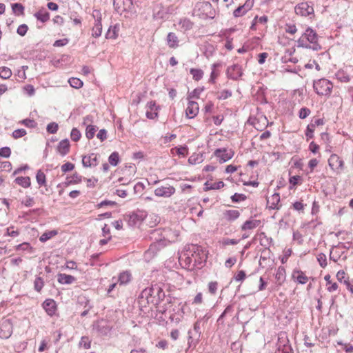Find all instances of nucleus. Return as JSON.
I'll use <instances>...</instances> for the list:
<instances>
[{
  "instance_id": "nucleus-36",
  "label": "nucleus",
  "mask_w": 353,
  "mask_h": 353,
  "mask_svg": "<svg viewBox=\"0 0 353 353\" xmlns=\"http://www.w3.org/2000/svg\"><path fill=\"white\" fill-rule=\"evenodd\" d=\"M131 279V274L130 272L125 271L121 272L118 279V281L120 283L121 285L126 284L128 283Z\"/></svg>"
},
{
  "instance_id": "nucleus-2",
  "label": "nucleus",
  "mask_w": 353,
  "mask_h": 353,
  "mask_svg": "<svg viewBox=\"0 0 353 353\" xmlns=\"http://www.w3.org/2000/svg\"><path fill=\"white\" fill-rule=\"evenodd\" d=\"M192 15L203 19H213L215 16V10L208 1L198 2L193 9Z\"/></svg>"
},
{
  "instance_id": "nucleus-16",
  "label": "nucleus",
  "mask_w": 353,
  "mask_h": 353,
  "mask_svg": "<svg viewBox=\"0 0 353 353\" xmlns=\"http://www.w3.org/2000/svg\"><path fill=\"white\" fill-rule=\"evenodd\" d=\"M114 6L117 11L121 14L130 9L132 2L131 0H114Z\"/></svg>"
},
{
  "instance_id": "nucleus-58",
  "label": "nucleus",
  "mask_w": 353,
  "mask_h": 353,
  "mask_svg": "<svg viewBox=\"0 0 353 353\" xmlns=\"http://www.w3.org/2000/svg\"><path fill=\"white\" fill-rule=\"evenodd\" d=\"M12 8L14 12H18L19 14H23L24 11V7L21 3H14L12 5Z\"/></svg>"
},
{
  "instance_id": "nucleus-59",
  "label": "nucleus",
  "mask_w": 353,
  "mask_h": 353,
  "mask_svg": "<svg viewBox=\"0 0 353 353\" xmlns=\"http://www.w3.org/2000/svg\"><path fill=\"white\" fill-rule=\"evenodd\" d=\"M58 129H59V125L57 123H54V122L50 123L47 125V131L51 134L56 133L57 132Z\"/></svg>"
},
{
  "instance_id": "nucleus-22",
  "label": "nucleus",
  "mask_w": 353,
  "mask_h": 353,
  "mask_svg": "<svg viewBox=\"0 0 353 353\" xmlns=\"http://www.w3.org/2000/svg\"><path fill=\"white\" fill-rule=\"evenodd\" d=\"M292 279L299 283L305 284L307 283L308 278L305 274L299 270H294L292 272Z\"/></svg>"
},
{
  "instance_id": "nucleus-31",
  "label": "nucleus",
  "mask_w": 353,
  "mask_h": 353,
  "mask_svg": "<svg viewBox=\"0 0 353 353\" xmlns=\"http://www.w3.org/2000/svg\"><path fill=\"white\" fill-rule=\"evenodd\" d=\"M36 180L40 187L46 186V176L42 170H39L37 171Z\"/></svg>"
},
{
  "instance_id": "nucleus-23",
  "label": "nucleus",
  "mask_w": 353,
  "mask_h": 353,
  "mask_svg": "<svg viewBox=\"0 0 353 353\" xmlns=\"http://www.w3.org/2000/svg\"><path fill=\"white\" fill-rule=\"evenodd\" d=\"M76 280L75 277L63 273H59L57 275V281L61 284H71Z\"/></svg>"
},
{
  "instance_id": "nucleus-52",
  "label": "nucleus",
  "mask_w": 353,
  "mask_h": 353,
  "mask_svg": "<svg viewBox=\"0 0 353 353\" xmlns=\"http://www.w3.org/2000/svg\"><path fill=\"white\" fill-rule=\"evenodd\" d=\"M257 222H245L244 224L241 226L242 230L244 231H250L252 229L257 227Z\"/></svg>"
},
{
  "instance_id": "nucleus-12",
  "label": "nucleus",
  "mask_w": 353,
  "mask_h": 353,
  "mask_svg": "<svg viewBox=\"0 0 353 353\" xmlns=\"http://www.w3.org/2000/svg\"><path fill=\"white\" fill-rule=\"evenodd\" d=\"M145 115L149 119H154L158 117L159 106H158L154 101L148 102L145 106Z\"/></svg>"
},
{
  "instance_id": "nucleus-54",
  "label": "nucleus",
  "mask_w": 353,
  "mask_h": 353,
  "mask_svg": "<svg viewBox=\"0 0 353 353\" xmlns=\"http://www.w3.org/2000/svg\"><path fill=\"white\" fill-rule=\"evenodd\" d=\"M74 169V165L72 163L67 162L63 164L61 167L62 172L65 173L67 172L72 171Z\"/></svg>"
},
{
  "instance_id": "nucleus-30",
  "label": "nucleus",
  "mask_w": 353,
  "mask_h": 353,
  "mask_svg": "<svg viewBox=\"0 0 353 353\" xmlns=\"http://www.w3.org/2000/svg\"><path fill=\"white\" fill-rule=\"evenodd\" d=\"M225 186V183L223 181L218 182H210L207 181L205 183V188L206 190H219Z\"/></svg>"
},
{
  "instance_id": "nucleus-45",
  "label": "nucleus",
  "mask_w": 353,
  "mask_h": 353,
  "mask_svg": "<svg viewBox=\"0 0 353 353\" xmlns=\"http://www.w3.org/2000/svg\"><path fill=\"white\" fill-rule=\"evenodd\" d=\"M289 183L291 185L290 188H294L296 185L302 183V179L300 176L296 175L290 176L289 179Z\"/></svg>"
},
{
  "instance_id": "nucleus-14",
  "label": "nucleus",
  "mask_w": 353,
  "mask_h": 353,
  "mask_svg": "<svg viewBox=\"0 0 353 353\" xmlns=\"http://www.w3.org/2000/svg\"><path fill=\"white\" fill-rule=\"evenodd\" d=\"M56 152L61 157L67 155L70 151V143L68 139L59 141L56 147Z\"/></svg>"
},
{
  "instance_id": "nucleus-50",
  "label": "nucleus",
  "mask_w": 353,
  "mask_h": 353,
  "mask_svg": "<svg viewBox=\"0 0 353 353\" xmlns=\"http://www.w3.org/2000/svg\"><path fill=\"white\" fill-rule=\"evenodd\" d=\"M317 261L321 268H324L327 266V258L325 254H319L317 255Z\"/></svg>"
},
{
  "instance_id": "nucleus-51",
  "label": "nucleus",
  "mask_w": 353,
  "mask_h": 353,
  "mask_svg": "<svg viewBox=\"0 0 353 353\" xmlns=\"http://www.w3.org/2000/svg\"><path fill=\"white\" fill-rule=\"evenodd\" d=\"M19 123L30 128H33L37 126V123L35 122V121L30 119H23L22 121H20Z\"/></svg>"
},
{
  "instance_id": "nucleus-7",
  "label": "nucleus",
  "mask_w": 353,
  "mask_h": 353,
  "mask_svg": "<svg viewBox=\"0 0 353 353\" xmlns=\"http://www.w3.org/2000/svg\"><path fill=\"white\" fill-rule=\"evenodd\" d=\"M146 290L150 292L151 296H153V299L150 301L154 305H159L165 297V292L162 288L158 284L153 285L150 288H146Z\"/></svg>"
},
{
  "instance_id": "nucleus-3",
  "label": "nucleus",
  "mask_w": 353,
  "mask_h": 353,
  "mask_svg": "<svg viewBox=\"0 0 353 353\" xmlns=\"http://www.w3.org/2000/svg\"><path fill=\"white\" fill-rule=\"evenodd\" d=\"M318 34L316 31L311 28H307L299 38V43L303 46L312 48L317 50L320 49V46L318 44Z\"/></svg>"
},
{
  "instance_id": "nucleus-29",
  "label": "nucleus",
  "mask_w": 353,
  "mask_h": 353,
  "mask_svg": "<svg viewBox=\"0 0 353 353\" xmlns=\"http://www.w3.org/2000/svg\"><path fill=\"white\" fill-rule=\"evenodd\" d=\"M58 234L57 230H52L50 231H46L44 233L41 234V236L39 237V241L42 243H44L47 241L48 240L52 239L54 236H56Z\"/></svg>"
},
{
  "instance_id": "nucleus-35",
  "label": "nucleus",
  "mask_w": 353,
  "mask_h": 353,
  "mask_svg": "<svg viewBox=\"0 0 353 353\" xmlns=\"http://www.w3.org/2000/svg\"><path fill=\"white\" fill-rule=\"evenodd\" d=\"M102 33V23L101 22H95L94 26L92 30V37L97 38L101 35Z\"/></svg>"
},
{
  "instance_id": "nucleus-39",
  "label": "nucleus",
  "mask_w": 353,
  "mask_h": 353,
  "mask_svg": "<svg viewBox=\"0 0 353 353\" xmlns=\"http://www.w3.org/2000/svg\"><path fill=\"white\" fill-rule=\"evenodd\" d=\"M336 79L343 83H347L350 80V76L343 70H339L336 74Z\"/></svg>"
},
{
  "instance_id": "nucleus-20",
  "label": "nucleus",
  "mask_w": 353,
  "mask_h": 353,
  "mask_svg": "<svg viewBox=\"0 0 353 353\" xmlns=\"http://www.w3.org/2000/svg\"><path fill=\"white\" fill-rule=\"evenodd\" d=\"M280 195L278 193L273 194L268 197L267 205L270 209H279L280 206Z\"/></svg>"
},
{
  "instance_id": "nucleus-42",
  "label": "nucleus",
  "mask_w": 353,
  "mask_h": 353,
  "mask_svg": "<svg viewBox=\"0 0 353 353\" xmlns=\"http://www.w3.org/2000/svg\"><path fill=\"white\" fill-rule=\"evenodd\" d=\"M217 66H219V63H214L212 65V71L210 74V79H209V82H210V83H214L216 79L219 76L220 72L216 70V68Z\"/></svg>"
},
{
  "instance_id": "nucleus-47",
  "label": "nucleus",
  "mask_w": 353,
  "mask_h": 353,
  "mask_svg": "<svg viewBox=\"0 0 353 353\" xmlns=\"http://www.w3.org/2000/svg\"><path fill=\"white\" fill-rule=\"evenodd\" d=\"M81 137V132L77 129L74 128L70 132V138L72 141L74 142H77L80 140Z\"/></svg>"
},
{
  "instance_id": "nucleus-49",
  "label": "nucleus",
  "mask_w": 353,
  "mask_h": 353,
  "mask_svg": "<svg viewBox=\"0 0 353 353\" xmlns=\"http://www.w3.org/2000/svg\"><path fill=\"white\" fill-rule=\"evenodd\" d=\"M315 130V125H311L309 124L305 130V136L307 137V139H312L314 137V132Z\"/></svg>"
},
{
  "instance_id": "nucleus-10",
  "label": "nucleus",
  "mask_w": 353,
  "mask_h": 353,
  "mask_svg": "<svg viewBox=\"0 0 353 353\" xmlns=\"http://www.w3.org/2000/svg\"><path fill=\"white\" fill-rule=\"evenodd\" d=\"M200 321H197L194 324L193 330L188 331L189 347L196 346L201 335Z\"/></svg>"
},
{
  "instance_id": "nucleus-62",
  "label": "nucleus",
  "mask_w": 353,
  "mask_h": 353,
  "mask_svg": "<svg viewBox=\"0 0 353 353\" xmlns=\"http://www.w3.org/2000/svg\"><path fill=\"white\" fill-rule=\"evenodd\" d=\"M285 32L291 35H294L297 32V28L294 24H286Z\"/></svg>"
},
{
  "instance_id": "nucleus-19",
  "label": "nucleus",
  "mask_w": 353,
  "mask_h": 353,
  "mask_svg": "<svg viewBox=\"0 0 353 353\" xmlns=\"http://www.w3.org/2000/svg\"><path fill=\"white\" fill-rule=\"evenodd\" d=\"M43 307L48 315L52 316L55 314L57 306L53 299H46L43 303Z\"/></svg>"
},
{
  "instance_id": "nucleus-27",
  "label": "nucleus",
  "mask_w": 353,
  "mask_h": 353,
  "mask_svg": "<svg viewBox=\"0 0 353 353\" xmlns=\"http://www.w3.org/2000/svg\"><path fill=\"white\" fill-rule=\"evenodd\" d=\"M34 16L35 18L45 23L48 21L50 19V14L48 12H47L46 10H39L38 12L34 13Z\"/></svg>"
},
{
  "instance_id": "nucleus-18",
  "label": "nucleus",
  "mask_w": 353,
  "mask_h": 353,
  "mask_svg": "<svg viewBox=\"0 0 353 353\" xmlns=\"http://www.w3.org/2000/svg\"><path fill=\"white\" fill-rule=\"evenodd\" d=\"M166 43L168 46L171 49H176L179 46V39L177 35L172 32L167 34Z\"/></svg>"
},
{
  "instance_id": "nucleus-37",
  "label": "nucleus",
  "mask_w": 353,
  "mask_h": 353,
  "mask_svg": "<svg viewBox=\"0 0 353 353\" xmlns=\"http://www.w3.org/2000/svg\"><path fill=\"white\" fill-rule=\"evenodd\" d=\"M226 219L229 220L236 219L240 216V211L237 209H232L226 211L225 212Z\"/></svg>"
},
{
  "instance_id": "nucleus-53",
  "label": "nucleus",
  "mask_w": 353,
  "mask_h": 353,
  "mask_svg": "<svg viewBox=\"0 0 353 353\" xmlns=\"http://www.w3.org/2000/svg\"><path fill=\"white\" fill-rule=\"evenodd\" d=\"M231 199L234 203H239L245 201L246 199V196L243 194L235 193L231 196Z\"/></svg>"
},
{
  "instance_id": "nucleus-13",
  "label": "nucleus",
  "mask_w": 353,
  "mask_h": 353,
  "mask_svg": "<svg viewBox=\"0 0 353 353\" xmlns=\"http://www.w3.org/2000/svg\"><path fill=\"white\" fill-rule=\"evenodd\" d=\"M98 163V154L95 153H90L82 157V164L85 168L96 167Z\"/></svg>"
},
{
  "instance_id": "nucleus-40",
  "label": "nucleus",
  "mask_w": 353,
  "mask_h": 353,
  "mask_svg": "<svg viewBox=\"0 0 353 353\" xmlns=\"http://www.w3.org/2000/svg\"><path fill=\"white\" fill-rule=\"evenodd\" d=\"M44 286V281L40 276H37L34 281V289L37 292H40Z\"/></svg>"
},
{
  "instance_id": "nucleus-60",
  "label": "nucleus",
  "mask_w": 353,
  "mask_h": 353,
  "mask_svg": "<svg viewBox=\"0 0 353 353\" xmlns=\"http://www.w3.org/2000/svg\"><path fill=\"white\" fill-rule=\"evenodd\" d=\"M26 134V131L24 129L15 130L12 132V137L15 139L24 137Z\"/></svg>"
},
{
  "instance_id": "nucleus-32",
  "label": "nucleus",
  "mask_w": 353,
  "mask_h": 353,
  "mask_svg": "<svg viewBox=\"0 0 353 353\" xmlns=\"http://www.w3.org/2000/svg\"><path fill=\"white\" fill-rule=\"evenodd\" d=\"M190 73L192 74V79L196 81H200L204 74L203 71L198 68H191L190 70Z\"/></svg>"
},
{
  "instance_id": "nucleus-21",
  "label": "nucleus",
  "mask_w": 353,
  "mask_h": 353,
  "mask_svg": "<svg viewBox=\"0 0 353 353\" xmlns=\"http://www.w3.org/2000/svg\"><path fill=\"white\" fill-rule=\"evenodd\" d=\"M159 196H170L174 192V188L170 186L158 188L154 191Z\"/></svg>"
},
{
  "instance_id": "nucleus-5",
  "label": "nucleus",
  "mask_w": 353,
  "mask_h": 353,
  "mask_svg": "<svg viewBox=\"0 0 353 353\" xmlns=\"http://www.w3.org/2000/svg\"><path fill=\"white\" fill-rule=\"evenodd\" d=\"M331 170L336 174H341L345 169L343 159L336 154H332L327 160Z\"/></svg>"
},
{
  "instance_id": "nucleus-64",
  "label": "nucleus",
  "mask_w": 353,
  "mask_h": 353,
  "mask_svg": "<svg viewBox=\"0 0 353 353\" xmlns=\"http://www.w3.org/2000/svg\"><path fill=\"white\" fill-rule=\"evenodd\" d=\"M28 30V26L26 24H22L18 27L17 32L20 36L23 37V36L26 35Z\"/></svg>"
},
{
  "instance_id": "nucleus-48",
  "label": "nucleus",
  "mask_w": 353,
  "mask_h": 353,
  "mask_svg": "<svg viewBox=\"0 0 353 353\" xmlns=\"http://www.w3.org/2000/svg\"><path fill=\"white\" fill-rule=\"evenodd\" d=\"M16 249L17 250H22V251L28 250L30 252H32V250H33L32 247L30 245V244L29 243H27V242H24L21 244H19L18 245H17Z\"/></svg>"
},
{
  "instance_id": "nucleus-41",
  "label": "nucleus",
  "mask_w": 353,
  "mask_h": 353,
  "mask_svg": "<svg viewBox=\"0 0 353 353\" xmlns=\"http://www.w3.org/2000/svg\"><path fill=\"white\" fill-rule=\"evenodd\" d=\"M12 165L10 161H0V172H10L12 170Z\"/></svg>"
},
{
  "instance_id": "nucleus-43",
  "label": "nucleus",
  "mask_w": 353,
  "mask_h": 353,
  "mask_svg": "<svg viewBox=\"0 0 353 353\" xmlns=\"http://www.w3.org/2000/svg\"><path fill=\"white\" fill-rule=\"evenodd\" d=\"M68 82L72 88L77 89L81 88L83 85V81L80 79L76 77L70 78L68 80Z\"/></svg>"
},
{
  "instance_id": "nucleus-9",
  "label": "nucleus",
  "mask_w": 353,
  "mask_h": 353,
  "mask_svg": "<svg viewBox=\"0 0 353 353\" xmlns=\"http://www.w3.org/2000/svg\"><path fill=\"white\" fill-rule=\"evenodd\" d=\"M214 155L219 159L220 163H223L230 160L234 155V151L232 149L219 148L215 150Z\"/></svg>"
},
{
  "instance_id": "nucleus-1",
  "label": "nucleus",
  "mask_w": 353,
  "mask_h": 353,
  "mask_svg": "<svg viewBox=\"0 0 353 353\" xmlns=\"http://www.w3.org/2000/svg\"><path fill=\"white\" fill-rule=\"evenodd\" d=\"M208 251L197 244L187 245L179 258L180 265L188 271L201 270L205 265Z\"/></svg>"
},
{
  "instance_id": "nucleus-4",
  "label": "nucleus",
  "mask_w": 353,
  "mask_h": 353,
  "mask_svg": "<svg viewBox=\"0 0 353 353\" xmlns=\"http://www.w3.org/2000/svg\"><path fill=\"white\" fill-rule=\"evenodd\" d=\"M314 88L319 95L330 96L333 88V84L326 79H321L314 81Z\"/></svg>"
},
{
  "instance_id": "nucleus-33",
  "label": "nucleus",
  "mask_w": 353,
  "mask_h": 353,
  "mask_svg": "<svg viewBox=\"0 0 353 353\" xmlns=\"http://www.w3.org/2000/svg\"><path fill=\"white\" fill-rule=\"evenodd\" d=\"M121 158L118 152H113L108 157V162L112 166H117Z\"/></svg>"
},
{
  "instance_id": "nucleus-63",
  "label": "nucleus",
  "mask_w": 353,
  "mask_h": 353,
  "mask_svg": "<svg viewBox=\"0 0 353 353\" xmlns=\"http://www.w3.org/2000/svg\"><path fill=\"white\" fill-rule=\"evenodd\" d=\"M232 96V92L227 90H223L219 92V99H226Z\"/></svg>"
},
{
  "instance_id": "nucleus-44",
  "label": "nucleus",
  "mask_w": 353,
  "mask_h": 353,
  "mask_svg": "<svg viewBox=\"0 0 353 353\" xmlns=\"http://www.w3.org/2000/svg\"><path fill=\"white\" fill-rule=\"evenodd\" d=\"M97 131V127L92 125H89L87 126L85 130V136L88 139H92L95 134Z\"/></svg>"
},
{
  "instance_id": "nucleus-28",
  "label": "nucleus",
  "mask_w": 353,
  "mask_h": 353,
  "mask_svg": "<svg viewBox=\"0 0 353 353\" xmlns=\"http://www.w3.org/2000/svg\"><path fill=\"white\" fill-rule=\"evenodd\" d=\"M275 279L278 282L279 285H281V283L285 281V270L283 267L280 266L278 268L275 274Z\"/></svg>"
},
{
  "instance_id": "nucleus-11",
  "label": "nucleus",
  "mask_w": 353,
  "mask_h": 353,
  "mask_svg": "<svg viewBox=\"0 0 353 353\" xmlns=\"http://www.w3.org/2000/svg\"><path fill=\"white\" fill-rule=\"evenodd\" d=\"M13 331V325L10 320L3 321L0 324V338L3 339H9Z\"/></svg>"
},
{
  "instance_id": "nucleus-55",
  "label": "nucleus",
  "mask_w": 353,
  "mask_h": 353,
  "mask_svg": "<svg viewBox=\"0 0 353 353\" xmlns=\"http://www.w3.org/2000/svg\"><path fill=\"white\" fill-rule=\"evenodd\" d=\"M311 113V111L307 108H302L299 112V117L301 119H304L307 117Z\"/></svg>"
},
{
  "instance_id": "nucleus-24",
  "label": "nucleus",
  "mask_w": 353,
  "mask_h": 353,
  "mask_svg": "<svg viewBox=\"0 0 353 353\" xmlns=\"http://www.w3.org/2000/svg\"><path fill=\"white\" fill-rule=\"evenodd\" d=\"M119 25L115 24L108 28L105 34L106 39H116L119 36Z\"/></svg>"
},
{
  "instance_id": "nucleus-25",
  "label": "nucleus",
  "mask_w": 353,
  "mask_h": 353,
  "mask_svg": "<svg viewBox=\"0 0 353 353\" xmlns=\"http://www.w3.org/2000/svg\"><path fill=\"white\" fill-rule=\"evenodd\" d=\"M179 25L181 30L188 31L192 28L194 23L190 19L184 17L180 19Z\"/></svg>"
},
{
  "instance_id": "nucleus-8",
  "label": "nucleus",
  "mask_w": 353,
  "mask_h": 353,
  "mask_svg": "<svg viewBox=\"0 0 353 353\" xmlns=\"http://www.w3.org/2000/svg\"><path fill=\"white\" fill-rule=\"evenodd\" d=\"M121 172L123 176L119 178V181H122L125 180L128 181V183L135 176L137 172V167L134 163H127L121 168Z\"/></svg>"
},
{
  "instance_id": "nucleus-34",
  "label": "nucleus",
  "mask_w": 353,
  "mask_h": 353,
  "mask_svg": "<svg viewBox=\"0 0 353 353\" xmlns=\"http://www.w3.org/2000/svg\"><path fill=\"white\" fill-rule=\"evenodd\" d=\"M12 74V70L6 66L0 67V78L3 79H8Z\"/></svg>"
},
{
  "instance_id": "nucleus-6",
  "label": "nucleus",
  "mask_w": 353,
  "mask_h": 353,
  "mask_svg": "<svg viewBox=\"0 0 353 353\" xmlns=\"http://www.w3.org/2000/svg\"><path fill=\"white\" fill-rule=\"evenodd\" d=\"M295 13L304 17L314 19L315 17L314 10L312 6L309 5L307 2H301L297 4L294 8Z\"/></svg>"
},
{
  "instance_id": "nucleus-61",
  "label": "nucleus",
  "mask_w": 353,
  "mask_h": 353,
  "mask_svg": "<svg viewBox=\"0 0 353 353\" xmlns=\"http://www.w3.org/2000/svg\"><path fill=\"white\" fill-rule=\"evenodd\" d=\"M218 289V283L216 281H211L208 283V290L211 294H215Z\"/></svg>"
},
{
  "instance_id": "nucleus-57",
  "label": "nucleus",
  "mask_w": 353,
  "mask_h": 353,
  "mask_svg": "<svg viewBox=\"0 0 353 353\" xmlns=\"http://www.w3.org/2000/svg\"><path fill=\"white\" fill-rule=\"evenodd\" d=\"M11 155V149L9 147H3L0 148V157L9 158Z\"/></svg>"
},
{
  "instance_id": "nucleus-46",
  "label": "nucleus",
  "mask_w": 353,
  "mask_h": 353,
  "mask_svg": "<svg viewBox=\"0 0 353 353\" xmlns=\"http://www.w3.org/2000/svg\"><path fill=\"white\" fill-rule=\"evenodd\" d=\"M248 12L243 6H239L236 9H235L233 12V16L234 17H240L245 15Z\"/></svg>"
},
{
  "instance_id": "nucleus-38",
  "label": "nucleus",
  "mask_w": 353,
  "mask_h": 353,
  "mask_svg": "<svg viewBox=\"0 0 353 353\" xmlns=\"http://www.w3.org/2000/svg\"><path fill=\"white\" fill-rule=\"evenodd\" d=\"M172 152L174 153L175 151L176 153L181 157H185L188 154V148L187 146H180L179 148H174L172 149Z\"/></svg>"
},
{
  "instance_id": "nucleus-26",
  "label": "nucleus",
  "mask_w": 353,
  "mask_h": 353,
  "mask_svg": "<svg viewBox=\"0 0 353 353\" xmlns=\"http://www.w3.org/2000/svg\"><path fill=\"white\" fill-rule=\"evenodd\" d=\"M14 182L23 188H28L31 185V179L29 176L17 177L14 180Z\"/></svg>"
},
{
  "instance_id": "nucleus-56",
  "label": "nucleus",
  "mask_w": 353,
  "mask_h": 353,
  "mask_svg": "<svg viewBox=\"0 0 353 353\" xmlns=\"http://www.w3.org/2000/svg\"><path fill=\"white\" fill-rule=\"evenodd\" d=\"M79 345L85 349H89L91 346V342L88 336H82L79 342Z\"/></svg>"
},
{
  "instance_id": "nucleus-17",
  "label": "nucleus",
  "mask_w": 353,
  "mask_h": 353,
  "mask_svg": "<svg viewBox=\"0 0 353 353\" xmlns=\"http://www.w3.org/2000/svg\"><path fill=\"white\" fill-rule=\"evenodd\" d=\"M148 297L151 298V294H150V292L147 290L146 288L142 290L141 293L138 297L137 302L139 307L143 312H145V309L148 307L146 300Z\"/></svg>"
},
{
  "instance_id": "nucleus-15",
  "label": "nucleus",
  "mask_w": 353,
  "mask_h": 353,
  "mask_svg": "<svg viewBox=\"0 0 353 353\" xmlns=\"http://www.w3.org/2000/svg\"><path fill=\"white\" fill-rule=\"evenodd\" d=\"M199 112V106L197 102L189 101L185 109V115L189 119L194 118Z\"/></svg>"
}]
</instances>
